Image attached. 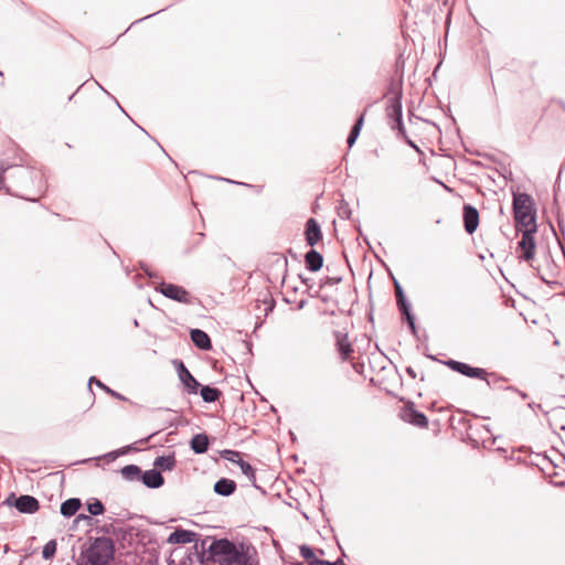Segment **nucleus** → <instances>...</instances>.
<instances>
[{"label": "nucleus", "mask_w": 565, "mask_h": 565, "mask_svg": "<svg viewBox=\"0 0 565 565\" xmlns=\"http://www.w3.org/2000/svg\"><path fill=\"white\" fill-rule=\"evenodd\" d=\"M514 218L520 231L523 232L518 250L520 258L530 262L534 258L535 242L533 233L536 230L532 200L527 194H515L513 199Z\"/></svg>", "instance_id": "obj_1"}, {"label": "nucleus", "mask_w": 565, "mask_h": 565, "mask_svg": "<svg viewBox=\"0 0 565 565\" xmlns=\"http://www.w3.org/2000/svg\"><path fill=\"white\" fill-rule=\"evenodd\" d=\"M114 556V545L109 539H97L87 552L92 565H107Z\"/></svg>", "instance_id": "obj_2"}, {"label": "nucleus", "mask_w": 565, "mask_h": 565, "mask_svg": "<svg viewBox=\"0 0 565 565\" xmlns=\"http://www.w3.org/2000/svg\"><path fill=\"white\" fill-rule=\"evenodd\" d=\"M156 290L161 292L164 297L178 302L190 303L189 292L181 286L162 282L159 287L156 288Z\"/></svg>", "instance_id": "obj_3"}, {"label": "nucleus", "mask_w": 565, "mask_h": 565, "mask_svg": "<svg viewBox=\"0 0 565 565\" xmlns=\"http://www.w3.org/2000/svg\"><path fill=\"white\" fill-rule=\"evenodd\" d=\"M210 552L214 556H226L228 561L235 559L238 555L236 546L225 539L214 541L210 546Z\"/></svg>", "instance_id": "obj_4"}, {"label": "nucleus", "mask_w": 565, "mask_h": 565, "mask_svg": "<svg viewBox=\"0 0 565 565\" xmlns=\"http://www.w3.org/2000/svg\"><path fill=\"white\" fill-rule=\"evenodd\" d=\"M179 380L186 388L188 393L190 394H196L198 388L200 386L199 382L193 377V375L189 372V370L185 367L183 362L175 361L174 362Z\"/></svg>", "instance_id": "obj_5"}, {"label": "nucleus", "mask_w": 565, "mask_h": 565, "mask_svg": "<svg viewBox=\"0 0 565 565\" xmlns=\"http://www.w3.org/2000/svg\"><path fill=\"white\" fill-rule=\"evenodd\" d=\"M558 466L555 465L554 461H543L541 470L550 480V483L554 484L555 487H562L565 483V480L563 475L556 470Z\"/></svg>", "instance_id": "obj_6"}, {"label": "nucleus", "mask_w": 565, "mask_h": 565, "mask_svg": "<svg viewBox=\"0 0 565 565\" xmlns=\"http://www.w3.org/2000/svg\"><path fill=\"white\" fill-rule=\"evenodd\" d=\"M448 365L454 370L457 371L466 376L469 377H479L483 379L486 375V371L483 369L479 367H472L466 363L458 362V361H449Z\"/></svg>", "instance_id": "obj_7"}, {"label": "nucleus", "mask_w": 565, "mask_h": 565, "mask_svg": "<svg viewBox=\"0 0 565 565\" xmlns=\"http://www.w3.org/2000/svg\"><path fill=\"white\" fill-rule=\"evenodd\" d=\"M196 541V534L189 530L178 529L172 532L167 542L169 544H188Z\"/></svg>", "instance_id": "obj_8"}, {"label": "nucleus", "mask_w": 565, "mask_h": 565, "mask_svg": "<svg viewBox=\"0 0 565 565\" xmlns=\"http://www.w3.org/2000/svg\"><path fill=\"white\" fill-rule=\"evenodd\" d=\"M14 507L21 513H34L39 510V502L34 497L21 495L15 499Z\"/></svg>", "instance_id": "obj_9"}, {"label": "nucleus", "mask_w": 565, "mask_h": 565, "mask_svg": "<svg viewBox=\"0 0 565 565\" xmlns=\"http://www.w3.org/2000/svg\"><path fill=\"white\" fill-rule=\"evenodd\" d=\"M306 241L310 246H315L322 237V233L318 222L309 218L306 224Z\"/></svg>", "instance_id": "obj_10"}, {"label": "nucleus", "mask_w": 565, "mask_h": 565, "mask_svg": "<svg viewBox=\"0 0 565 565\" xmlns=\"http://www.w3.org/2000/svg\"><path fill=\"white\" fill-rule=\"evenodd\" d=\"M463 221L465 228L469 234H472L479 224V214L478 211L471 205H466L463 209Z\"/></svg>", "instance_id": "obj_11"}, {"label": "nucleus", "mask_w": 565, "mask_h": 565, "mask_svg": "<svg viewBox=\"0 0 565 565\" xmlns=\"http://www.w3.org/2000/svg\"><path fill=\"white\" fill-rule=\"evenodd\" d=\"M191 340L193 343L201 350H210L211 349V340L206 332L194 329L191 331Z\"/></svg>", "instance_id": "obj_12"}, {"label": "nucleus", "mask_w": 565, "mask_h": 565, "mask_svg": "<svg viewBox=\"0 0 565 565\" xmlns=\"http://www.w3.org/2000/svg\"><path fill=\"white\" fill-rule=\"evenodd\" d=\"M337 339V347L339 354L341 355L342 360H347L351 356L352 348L351 343L348 340V335L341 332H338L335 334Z\"/></svg>", "instance_id": "obj_13"}, {"label": "nucleus", "mask_w": 565, "mask_h": 565, "mask_svg": "<svg viewBox=\"0 0 565 565\" xmlns=\"http://www.w3.org/2000/svg\"><path fill=\"white\" fill-rule=\"evenodd\" d=\"M142 482L149 488H159L163 484V477L154 469L148 470L142 475Z\"/></svg>", "instance_id": "obj_14"}, {"label": "nucleus", "mask_w": 565, "mask_h": 565, "mask_svg": "<svg viewBox=\"0 0 565 565\" xmlns=\"http://www.w3.org/2000/svg\"><path fill=\"white\" fill-rule=\"evenodd\" d=\"M190 445L195 454H204L209 448V438L204 434H198L193 436Z\"/></svg>", "instance_id": "obj_15"}, {"label": "nucleus", "mask_w": 565, "mask_h": 565, "mask_svg": "<svg viewBox=\"0 0 565 565\" xmlns=\"http://www.w3.org/2000/svg\"><path fill=\"white\" fill-rule=\"evenodd\" d=\"M322 256L318 252L311 249L310 252L307 253L306 265L309 270L317 271L322 267Z\"/></svg>", "instance_id": "obj_16"}, {"label": "nucleus", "mask_w": 565, "mask_h": 565, "mask_svg": "<svg viewBox=\"0 0 565 565\" xmlns=\"http://www.w3.org/2000/svg\"><path fill=\"white\" fill-rule=\"evenodd\" d=\"M235 489V482L230 479H221L214 484V491L221 495H231Z\"/></svg>", "instance_id": "obj_17"}, {"label": "nucleus", "mask_w": 565, "mask_h": 565, "mask_svg": "<svg viewBox=\"0 0 565 565\" xmlns=\"http://www.w3.org/2000/svg\"><path fill=\"white\" fill-rule=\"evenodd\" d=\"M81 507V502L78 499H68L61 505V513L64 516H72L74 515Z\"/></svg>", "instance_id": "obj_18"}, {"label": "nucleus", "mask_w": 565, "mask_h": 565, "mask_svg": "<svg viewBox=\"0 0 565 565\" xmlns=\"http://www.w3.org/2000/svg\"><path fill=\"white\" fill-rule=\"evenodd\" d=\"M404 418L406 420H408L409 423H412L416 426H419V427H424L428 423V420L424 414L418 413L416 411H412V409L405 413Z\"/></svg>", "instance_id": "obj_19"}, {"label": "nucleus", "mask_w": 565, "mask_h": 565, "mask_svg": "<svg viewBox=\"0 0 565 565\" xmlns=\"http://www.w3.org/2000/svg\"><path fill=\"white\" fill-rule=\"evenodd\" d=\"M154 467L161 470H172L175 465L174 456H162L154 460Z\"/></svg>", "instance_id": "obj_20"}, {"label": "nucleus", "mask_w": 565, "mask_h": 565, "mask_svg": "<svg viewBox=\"0 0 565 565\" xmlns=\"http://www.w3.org/2000/svg\"><path fill=\"white\" fill-rule=\"evenodd\" d=\"M220 391L216 388H212L210 386H203L201 388V396L204 402L212 403L215 402L220 396Z\"/></svg>", "instance_id": "obj_21"}, {"label": "nucleus", "mask_w": 565, "mask_h": 565, "mask_svg": "<svg viewBox=\"0 0 565 565\" xmlns=\"http://www.w3.org/2000/svg\"><path fill=\"white\" fill-rule=\"evenodd\" d=\"M121 475L124 478L128 480H135L139 478V476L141 475V470L139 467L135 465H129L121 469Z\"/></svg>", "instance_id": "obj_22"}, {"label": "nucleus", "mask_w": 565, "mask_h": 565, "mask_svg": "<svg viewBox=\"0 0 565 565\" xmlns=\"http://www.w3.org/2000/svg\"><path fill=\"white\" fill-rule=\"evenodd\" d=\"M362 125H363V116H361L359 118V120L355 122V125L353 126L349 137H348V145L349 147H352L356 140V138L359 137V134L361 131V128H362Z\"/></svg>", "instance_id": "obj_23"}, {"label": "nucleus", "mask_w": 565, "mask_h": 565, "mask_svg": "<svg viewBox=\"0 0 565 565\" xmlns=\"http://www.w3.org/2000/svg\"><path fill=\"white\" fill-rule=\"evenodd\" d=\"M396 297H397L398 305L403 308V310L407 315V319L409 321L411 327L414 328L413 318L411 317V315L407 311V307H406V303H405L404 295H403L402 288H401V286L398 284H396Z\"/></svg>", "instance_id": "obj_24"}, {"label": "nucleus", "mask_w": 565, "mask_h": 565, "mask_svg": "<svg viewBox=\"0 0 565 565\" xmlns=\"http://www.w3.org/2000/svg\"><path fill=\"white\" fill-rule=\"evenodd\" d=\"M56 552V542L54 540L49 541L42 551V556L45 559H51Z\"/></svg>", "instance_id": "obj_25"}, {"label": "nucleus", "mask_w": 565, "mask_h": 565, "mask_svg": "<svg viewBox=\"0 0 565 565\" xmlns=\"http://www.w3.org/2000/svg\"><path fill=\"white\" fill-rule=\"evenodd\" d=\"M300 554L310 565L318 561L313 551L307 545L300 546Z\"/></svg>", "instance_id": "obj_26"}, {"label": "nucleus", "mask_w": 565, "mask_h": 565, "mask_svg": "<svg viewBox=\"0 0 565 565\" xmlns=\"http://www.w3.org/2000/svg\"><path fill=\"white\" fill-rule=\"evenodd\" d=\"M237 466L241 468V471L248 478V480H254V469L248 462L241 458L237 462Z\"/></svg>", "instance_id": "obj_27"}, {"label": "nucleus", "mask_w": 565, "mask_h": 565, "mask_svg": "<svg viewBox=\"0 0 565 565\" xmlns=\"http://www.w3.org/2000/svg\"><path fill=\"white\" fill-rule=\"evenodd\" d=\"M388 114L390 115H394L396 116L398 119L401 118L402 116V105L399 103V99L397 97H395L391 105L388 106Z\"/></svg>", "instance_id": "obj_28"}, {"label": "nucleus", "mask_w": 565, "mask_h": 565, "mask_svg": "<svg viewBox=\"0 0 565 565\" xmlns=\"http://www.w3.org/2000/svg\"><path fill=\"white\" fill-rule=\"evenodd\" d=\"M87 510L92 515H99L104 512V505L99 500H95L87 504Z\"/></svg>", "instance_id": "obj_29"}, {"label": "nucleus", "mask_w": 565, "mask_h": 565, "mask_svg": "<svg viewBox=\"0 0 565 565\" xmlns=\"http://www.w3.org/2000/svg\"><path fill=\"white\" fill-rule=\"evenodd\" d=\"M221 456H222L224 459H226V460H228V461H232V462H234V463H236V465H237L238 460L241 459V455H239V452H237V451H233V450H223V451L221 452Z\"/></svg>", "instance_id": "obj_30"}, {"label": "nucleus", "mask_w": 565, "mask_h": 565, "mask_svg": "<svg viewBox=\"0 0 565 565\" xmlns=\"http://www.w3.org/2000/svg\"><path fill=\"white\" fill-rule=\"evenodd\" d=\"M559 179H561V172L558 173V178H557V181H556V189H555V198H556V200L558 199L559 192H561Z\"/></svg>", "instance_id": "obj_31"}, {"label": "nucleus", "mask_w": 565, "mask_h": 565, "mask_svg": "<svg viewBox=\"0 0 565 565\" xmlns=\"http://www.w3.org/2000/svg\"><path fill=\"white\" fill-rule=\"evenodd\" d=\"M313 565H338V562L331 563L328 561L318 559L317 562L313 563Z\"/></svg>", "instance_id": "obj_32"}, {"label": "nucleus", "mask_w": 565, "mask_h": 565, "mask_svg": "<svg viewBox=\"0 0 565 565\" xmlns=\"http://www.w3.org/2000/svg\"><path fill=\"white\" fill-rule=\"evenodd\" d=\"M95 382L98 386L105 388L107 392H109V388H107L100 381L96 380L95 377H90L89 383Z\"/></svg>", "instance_id": "obj_33"}, {"label": "nucleus", "mask_w": 565, "mask_h": 565, "mask_svg": "<svg viewBox=\"0 0 565 565\" xmlns=\"http://www.w3.org/2000/svg\"><path fill=\"white\" fill-rule=\"evenodd\" d=\"M558 243H559V246H561V248H562L563 253H565V247H564V245H563L562 241H561V239H558Z\"/></svg>", "instance_id": "obj_34"}, {"label": "nucleus", "mask_w": 565, "mask_h": 565, "mask_svg": "<svg viewBox=\"0 0 565 565\" xmlns=\"http://www.w3.org/2000/svg\"><path fill=\"white\" fill-rule=\"evenodd\" d=\"M409 143H411V147H414L415 149H417V147L413 142H409Z\"/></svg>", "instance_id": "obj_35"}, {"label": "nucleus", "mask_w": 565, "mask_h": 565, "mask_svg": "<svg viewBox=\"0 0 565 565\" xmlns=\"http://www.w3.org/2000/svg\"><path fill=\"white\" fill-rule=\"evenodd\" d=\"M559 230H561V232H563V226H562L561 222H559Z\"/></svg>", "instance_id": "obj_36"}]
</instances>
